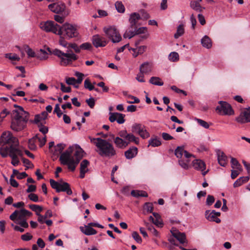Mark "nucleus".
Segmentation results:
<instances>
[{
	"instance_id": "obj_38",
	"label": "nucleus",
	"mask_w": 250,
	"mask_h": 250,
	"mask_svg": "<svg viewBox=\"0 0 250 250\" xmlns=\"http://www.w3.org/2000/svg\"><path fill=\"white\" fill-rule=\"evenodd\" d=\"M36 138H38V135L29 140L28 146L31 150H35L37 147L35 145Z\"/></svg>"
},
{
	"instance_id": "obj_15",
	"label": "nucleus",
	"mask_w": 250,
	"mask_h": 250,
	"mask_svg": "<svg viewBox=\"0 0 250 250\" xmlns=\"http://www.w3.org/2000/svg\"><path fill=\"white\" fill-rule=\"evenodd\" d=\"M236 121L240 123L250 122V107L245 109L236 119Z\"/></svg>"
},
{
	"instance_id": "obj_30",
	"label": "nucleus",
	"mask_w": 250,
	"mask_h": 250,
	"mask_svg": "<svg viewBox=\"0 0 250 250\" xmlns=\"http://www.w3.org/2000/svg\"><path fill=\"white\" fill-rule=\"evenodd\" d=\"M65 147V145L64 144H59L56 146L54 147V151L53 152V154L55 155H58L59 154H62V153L63 150L64 149Z\"/></svg>"
},
{
	"instance_id": "obj_62",
	"label": "nucleus",
	"mask_w": 250,
	"mask_h": 250,
	"mask_svg": "<svg viewBox=\"0 0 250 250\" xmlns=\"http://www.w3.org/2000/svg\"><path fill=\"white\" fill-rule=\"evenodd\" d=\"M22 162L25 165V166L27 168H32L34 166L32 163L28 159L26 158H22Z\"/></svg>"
},
{
	"instance_id": "obj_59",
	"label": "nucleus",
	"mask_w": 250,
	"mask_h": 250,
	"mask_svg": "<svg viewBox=\"0 0 250 250\" xmlns=\"http://www.w3.org/2000/svg\"><path fill=\"white\" fill-rule=\"evenodd\" d=\"M54 112L56 113L57 114V116L59 118H60L62 116V112L61 111V110L60 109V105L59 104H56L55 109L54 110Z\"/></svg>"
},
{
	"instance_id": "obj_48",
	"label": "nucleus",
	"mask_w": 250,
	"mask_h": 250,
	"mask_svg": "<svg viewBox=\"0 0 250 250\" xmlns=\"http://www.w3.org/2000/svg\"><path fill=\"white\" fill-rule=\"evenodd\" d=\"M132 237L138 243H141L142 240L138 233L136 231H133L132 233Z\"/></svg>"
},
{
	"instance_id": "obj_50",
	"label": "nucleus",
	"mask_w": 250,
	"mask_h": 250,
	"mask_svg": "<svg viewBox=\"0 0 250 250\" xmlns=\"http://www.w3.org/2000/svg\"><path fill=\"white\" fill-rule=\"evenodd\" d=\"M24 48L26 51L27 54L29 57H34L35 56V52L28 45H25Z\"/></svg>"
},
{
	"instance_id": "obj_37",
	"label": "nucleus",
	"mask_w": 250,
	"mask_h": 250,
	"mask_svg": "<svg viewBox=\"0 0 250 250\" xmlns=\"http://www.w3.org/2000/svg\"><path fill=\"white\" fill-rule=\"evenodd\" d=\"M29 208L33 210V211H35L36 212V215H37V214H40V212L42 210V207L32 204L29 205Z\"/></svg>"
},
{
	"instance_id": "obj_64",
	"label": "nucleus",
	"mask_w": 250,
	"mask_h": 250,
	"mask_svg": "<svg viewBox=\"0 0 250 250\" xmlns=\"http://www.w3.org/2000/svg\"><path fill=\"white\" fill-rule=\"evenodd\" d=\"M141 13V19H143L144 20H146L148 19L150 16L149 14L144 10H142L140 11Z\"/></svg>"
},
{
	"instance_id": "obj_45",
	"label": "nucleus",
	"mask_w": 250,
	"mask_h": 250,
	"mask_svg": "<svg viewBox=\"0 0 250 250\" xmlns=\"http://www.w3.org/2000/svg\"><path fill=\"white\" fill-rule=\"evenodd\" d=\"M69 49L70 48L73 49L75 52L77 53H79L81 51L80 46H78V45L75 43H70L68 44Z\"/></svg>"
},
{
	"instance_id": "obj_5",
	"label": "nucleus",
	"mask_w": 250,
	"mask_h": 250,
	"mask_svg": "<svg viewBox=\"0 0 250 250\" xmlns=\"http://www.w3.org/2000/svg\"><path fill=\"white\" fill-rule=\"evenodd\" d=\"M174 154L178 159V164L181 167L188 169L189 167V158L192 155L185 150L183 146H178L175 150Z\"/></svg>"
},
{
	"instance_id": "obj_6",
	"label": "nucleus",
	"mask_w": 250,
	"mask_h": 250,
	"mask_svg": "<svg viewBox=\"0 0 250 250\" xmlns=\"http://www.w3.org/2000/svg\"><path fill=\"white\" fill-rule=\"evenodd\" d=\"M78 32L74 25L65 23L62 26L60 25L58 35L64 36L66 39H70L78 36Z\"/></svg>"
},
{
	"instance_id": "obj_54",
	"label": "nucleus",
	"mask_w": 250,
	"mask_h": 250,
	"mask_svg": "<svg viewBox=\"0 0 250 250\" xmlns=\"http://www.w3.org/2000/svg\"><path fill=\"white\" fill-rule=\"evenodd\" d=\"M81 49L90 50L92 48V45L89 42H85L80 45Z\"/></svg>"
},
{
	"instance_id": "obj_36",
	"label": "nucleus",
	"mask_w": 250,
	"mask_h": 250,
	"mask_svg": "<svg viewBox=\"0 0 250 250\" xmlns=\"http://www.w3.org/2000/svg\"><path fill=\"white\" fill-rule=\"evenodd\" d=\"M135 35H136V32L135 29H132V30H126L124 34L123 37L124 38L131 39Z\"/></svg>"
},
{
	"instance_id": "obj_7",
	"label": "nucleus",
	"mask_w": 250,
	"mask_h": 250,
	"mask_svg": "<svg viewBox=\"0 0 250 250\" xmlns=\"http://www.w3.org/2000/svg\"><path fill=\"white\" fill-rule=\"evenodd\" d=\"M103 30L106 36L112 42L117 43L122 40L121 36L115 26L104 27Z\"/></svg>"
},
{
	"instance_id": "obj_56",
	"label": "nucleus",
	"mask_w": 250,
	"mask_h": 250,
	"mask_svg": "<svg viewBox=\"0 0 250 250\" xmlns=\"http://www.w3.org/2000/svg\"><path fill=\"white\" fill-rule=\"evenodd\" d=\"M9 147H6L5 148H0V154L3 158L6 157L8 156V152H9Z\"/></svg>"
},
{
	"instance_id": "obj_14",
	"label": "nucleus",
	"mask_w": 250,
	"mask_h": 250,
	"mask_svg": "<svg viewBox=\"0 0 250 250\" xmlns=\"http://www.w3.org/2000/svg\"><path fill=\"white\" fill-rule=\"evenodd\" d=\"M91 41L93 45L96 48L104 47L108 42V41L105 37L99 34L93 36Z\"/></svg>"
},
{
	"instance_id": "obj_24",
	"label": "nucleus",
	"mask_w": 250,
	"mask_h": 250,
	"mask_svg": "<svg viewBox=\"0 0 250 250\" xmlns=\"http://www.w3.org/2000/svg\"><path fill=\"white\" fill-rule=\"evenodd\" d=\"M114 143L116 147L120 148H124L127 146V144L125 141V140L119 137H117L114 139Z\"/></svg>"
},
{
	"instance_id": "obj_4",
	"label": "nucleus",
	"mask_w": 250,
	"mask_h": 250,
	"mask_svg": "<svg viewBox=\"0 0 250 250\" xmlns=\"http://www.w3.org/2000/svg\"><path fill=\"white\" fill-rule=\"evenodd\" d=\"M98 142L95 143L98 150V154L102 157L111 158L116 155V151L112 144L107 140L101 138H97Z\"/></svg>"
},
{
	"instance_id": "obj_51",
	"label": "nucleus",
	"mask_w": 250,
	"mask_h": 250,
	"mask_svg": "<svg viewBox=\"0 0 250 250\" xmlns=\"http://www.w3.org/2000/svg\"><path fill=\"white\" fill-rule=\"evenodd\" d=\"M197 123L202 126L205 128H208L209 127V124L206 121L200 119H196Z\"/></svg>"
},
{
	"instance_id": "obj_34",
	"label": "nucleus",
	"mask_w": 250,
	"mask_h": 250,
	"mask_svg": "<svg viewBox=\"0 0 250 250\" xmlns=\"http://www.w3.org/2000/svg\"><path fill=\"white\" fill-rule=\"evenodd\" d=\"M149 83L152 84L162 86L164 84V83L161 81L159 77H152L149 80Z\"/></svg>"
},
{
	"instance_id": "obj_41",
	"label": "nucleus",
	"mask_w": 250,
	"mask_h": 250,
	"mask_svg": "<svg viewBox=\"0 0 250 250\" xmlns=\"http://www.w3.org/2000/svg\"><path fill=\"white\" fill-rule=\"evenodd\" d=\"M5 57L12 61H20V57L16 54L6 53L5 54Z\"/></svg>"
},
{
	"instance_id": "obj_55",
	"label": "nucleus",
	"mask_w": 250,
	"mask_h": 250,
	"mask_svg": "<svg viewBox=\"0 0 250 250\" xmlns=\"http://www.w3.org/2000/svg\"><path fill=\"white\" fill-rule=\"evenodd\" d=\"M75 76L77 77L76 80V83L80 84L82 82L83 80V74L82 73L76 72L75 73Z\"/></svg>"
},
{
	"instance_id": "obj_39",
	"label": "nucleus",
	"mask_w": 250,
	"mask_h": 250,
	"mask_svg": "<svg viewBox=\"0 0 250 250\" xmlns=\"http://www.w3.org/2000/svg\"><path fill=\"white\" fill-rule=\"evenodd\" d=\"M89 165V162L88 160L85 159L82 161L80 164V171H88L87 167Z\"/></svg>"
},
{
	"instance_id": "obj_32",
	"label": "nucleus",
	"mask_w": 250,
	"mask_h": 250,
	"mask_svg": "<svg viewBox=\"0 0 250 250\" xmlns=\"http://www.w3.org/2000/svg\"><path fill=\"white\" fill-rule=\"evenodd\" d=\"M190 7L194 10L198 12H202L204 8L202 7L197 1L193 0L190 3Z\"/></svg>"
},
{
	"instance_id": "obj_12",
	"label": "nucleus",
	"mask_w": 250,
	"mask_h": 250,
	"mask_svg": "<svg viewBox=\"0 0 250 250\" xmlns=\"http://www.w3.org/2000/svg\"><path fill=\"white\" fill-rule=\"evenodd\" d=\"M1 139L4 144L10 145L9 147L16 146L19 145L18 139L13 136L10 132H4L2 134Z\"/></svg>"
},
{
	"instance_id": "obj_26",
	"label": "nucleus",
	"mask_w": 250,
	"mask_h": 250,
	"mask_svg": "<svg viewBox=\"0 0 250 250\" xmlns=\"http://www.w3.org/2000/svg\"><path fill=\"white\" fill-rule=\"evenodd\" d=\"M201 43L202 46L206 48H210L212 46V42L210 39L207 36H205L201 39Z\"/></svg>"
},
{
	"instance_id": "obj_13",
	"label": "nucleus",
	"mask_w": 250,
	"mask_h": 250,
	"mask_svg": "<svg viewBox=\"0 0 250 250\" xmlns=\"http://www.w3.org/2000/svg\"><path fill=\"white\" fill-rule=\"evenodd\" d=\"M22 155H23V153L20 149H19L16 147H9V156L12 159L11 164L14 166H17L20 163V161L18 157V156L22 157Z\"/></svg>"
},
{
	"instance_id": "obj_16",
	"label": "nucleus",
	"mask_w": 250,
	"mask_h": 250,
	"mask_svg": "<svg viewBox=\"0 0 250 250\" xmlns=\"http://www.w3.org/2000/svg\"><path fill=\"white\" fill-rule=\"evenodd\" d=\"M109 115V120L111 123L116 121L118 124H122L125 122V120L124 119L125 115L124 114L118 112H110Z\"/></svg>"
},
{
	"instance_id": "obj_23",
	"label": "nucleus",
	"mask_w": 250,
	"mask_h": 250,
	"mask_svg": "<svg viewBox=\"0 0 250 250\" xmlns=\"http://www.w3.org/2000/svg\"><path fill=\"white\" fill-rule=\"evenodd\" d=\"M151 71V65L148 62L142 63L140 66V73L148 74Z\"/></svg>"
},
{
	"instance_id": "obj_44",
	"label": "nucleus",
	"mask_w": 250,
	"mask_h": 250,
	"mask_svg": "<svg viewBox=\"0 0 250 250\" xmlns=\"http://www.w3.org/2000/svg\"><path fill=\"white\" fill-rule=\"evenodd\" d=\"M10 114V112L6 109H4L0 113V125L3 121L4 118Z\"/></svg>"
},
{
	"instance_id": "obj_2",
	"label": "nucleus",
	"mask_w": 250,
	"mask_h": 250,
	"mask_svg": "<svg viewBox=\"0 0 250 250\" xmlns=\"http://www.w3.org/2000/svg\"><path fill=\"white\" fill-rule=\"evenodd\" d=\"M65 39L64 36H60L59 43L60 45L67 48L66 52L64 53L59 49H55L52 52L53 54L60 59V64L62 66H67L71 64L73 62L77 60L78 58L72 50L69 49L68 44L70 43H68L65 40Z\"/></svg>"
},
{
	"instance_id": "obj_20",
	"label": "nucleus",
	"mask_w": 250,
	"mask_h": 250,
	"mask_svg": "<svg viewBox=\"0 0 250 250\" xmlns=\"http://www.w3.org/2000/svg\"><path fill=\"white\" fill-rule=\"evenodd\" d=\"M172 235L181 244L187 242L186 235L184 233L180 232L176 230L171 231Z\"/></svg>"
},
{
	"instance_id": "obj_31",
	"label": "nucleus",
	"mask_w": 250,
	"mask_h": 250,
	"mask_svg": "<svg viewBox=\"0 0 250 250\" xmlns=\"http://www.w3.org/2000/svg\"><path fill=\"white\" fill-rule=\"evenodd\" d=\"M145 126L140 124H134L131 127V131L133 133L139 134Z\"/></svg>"
},
{
	"instance_id": "obj_18",
	"label": "nucleus",
	"mask_w": 250,
	"mask_h": 250,
	"mask_svg": "<svg viewBox=\"0 0 250 250\" xmlns=\"http://www.w3.org/2000/svg\"><path fill=\"white\" fill-rule=\"evenodd\" d=\"M80 229L86 235H94L97 233L96 230L92 228L91 225H89V223L84 227H80Z\"/></svg>"
},
{
	"instance_id": "obj_57",
	"label": "nucleus",
	"mask_w": 250,
	"mask_h": 250,
	"mask_svg": "<svg viewBox=\"0 0 250 250\" xmlns=\"http://www.w3.org/2000/svg\"><path fill=\"white\" fill-rule=\"evenodd\" d=\"M85 102L91 108H93L94 107L95 104V101L93 98L91 97L89 99L86 100Z\"/></svg>"
},
{
	"instance_id": "obj_53",
	"label": "nucleus",
	"mask_w": 250,
	"mask_h": 250,
	"mask_svg": "<svg viewBox=\"0 0 250 250\" xmlns=\"http://www.w3.org/2000/svg\"><path fill=\"white\" fill-rule=\"evenodd\" d=\"M133 29H135L136 35L143 34L147 31V28L146 27H140L138 29H137V27H135Z\"/></svg>"
},
{
	"instance_id": "obj_25",
	"label": "nucleus",
	"mask_w": 250,
	"mask_h": 250,
	"mask_svg": "<svg viewBox=\"0 0 250 250\" xmlns=\"http://www.w3.org/2000/svg\"><path fill=\"white\" fill-rule=\"evenodd\" d=\"M218 161L222 167H225L227 163V157L224 152H219L218 153Z\"/></svg>"
},
{
	"instance_id": "obj_19",
	"label": "nucleus",
	"mask_w": 250,
	"mask_h": 250,
	"mask_svg": "<svg viewBox=\"0 0 250 250\" xmlns=\"http://www.w3.org/2000/svg\"><path fill=\"white\" fill-rule=\"evenodd\" d=\"M140 19H141V16L139 14L137 13H132L129 19L130 28L133 29L136 27V24Z\"/></svg>"
},
{
	"instance_id": "obj_21",
	"label": "nucleus",
	"mask_w": 250,
	"mask_h": 250,
	"mask_svg": "<svg viewBox=\"0 0 250 250\" xmlns=\"http://www.w3.org/2000/svg\"><path fill=\"white\" fill-rule=\"evenodd\" d=\"M138 149L136 147L133 146L125 151V155L126 159H131L137 154Z\"/></svg>"
},
{
	"instance_id": "obj_29",
	"label": "nucleus",
	"mask_w": 250,
	"mask_h": 250,
	"mask_svg": "<svg viewBox=\"0 0 250 250\" xmlns=\"http://www.w3.org/2000/svg\"><path fill=\"white\" fill-rule=\"evenodd\" d=\"M131 195L135 197L138 198L139 197H146L148 196L147 192L144 190H133L131 192Z\"/></svg>"
},
{
	"instance_id": "obj_33",
	"label": "nucleus",
	"mask_w": 250,
	"mask_h": 250,
	"mask_svg": "<svg viewBox=\"0 0 250 250\" xmlns=\"http://www.w3.org/2000/svg\"><path fill=\"white\" fill-rule=\"evenodd\" d=\"M185 32L184 24H180L177 29L176 33L174 34V37L175 39H178L180 36H182Z\"/></svg>"
},
{
	"instance_id": "obj_3",
	"label": "nucleus",
	"mask_w": 250,
	"mask_h": 250,
	"mask_svg": "<svg viewBox=\"0 0 250 250\" xmlns=\"http://www.w3.org/2000/svg\"><path fill=\"white\" fill-rule=\"evenodd\" d=\"M19 107V111L13 110L14 117L12 119L11 128L16 131H20L23 129L29 119V114L24 110L21 106Z\"/></svg>"
},
{
	"instance_id": "obj_58",
	"label": "nucleus",
	"mask_w": 250,
	"mask_h": 250,
	"mask_svg": "<svg viewBox=\"0 0 250 250\" xmlns=\"http://www.w3.org/2000/svg\"><path fill=\"white\" fill-rule=\"evenodd\" d=\"M28 197L32 201H33L34 202H39L38 196L37 194H36L30 193L28 195Z\"/></svg>"
},
{
	"instance_id": "obj_10",
	"label": "nucleus",
	"mask_w": 250,
	"mask_h": 250,
	"mask_svg": "<svg viewBox=\"0 0 250 250\" xmlns=\"http://www.w3.org/2000/svg\"><path fill=\"white\" fill-rule=\"evenodd\" d=\"M48 8L51 11L54 13L60 14L64 13L66 15H68L69 13L68 10L66 8L65 3L62 1L51 3L48 5Z\"/></svg>"
},
{
	"instance_id": "obj_46",
	"label": "nucleus",
	"mask_w": 250,
	"mask_h": 250,
	"mask_svg": "<svg viewBox=\"0 0 250 250\" xmlns=\"http://www.w3.org/2000/svg\"><path fill=\"white\" fill-rule=\"evenodd\" d=\"M144 208L147 212L151 213L153 209V205L151 203H146L144 205Z\"/></svg>"
},
{
	"instance_id": "obj_61",
	"label": "nucleus",
	"mask_w": 250,
	"mask_h": 250,
	"mask_svg": "<svg viewBox=\"0 0 250 250\" xmlns=\"http://www.w3.org/2000/svg\"><path fill=\"white\" fill-rule=\"evenodd\" d=\"M215 199L213 196L208 195L206 200V204L208 206L211 205L214 202Z\"/></svg>"
},
{
	"instance_id": "obj_43",
	"label": "nucleus",
	"mask_w": 250,
	"mask_h": 250,
	"mask_svg": "<svg viewBox=\"0 0 250 250\" xmlns=\"http://www.w3.org/2000/svg\"><path fill=\"white\" fill-rule=\"evenodd\" d=\"M84 87L85 88L88 89L90 91L94 89V85L91 83L90 80L88 79L85 80L84 82Z\"/></svg>"
},
{
	"instance_id": "obj_47",
	"label": "nucleus",
	"mask_w": 250,
	"mask_h": 250,
	"mask_svg": "<svg viewBox=\"0 0 250 250\" xmlns=\"http://www.w3.org/2000/svg\"><path fill=\"white\" fill-rule=\"evenodd\" d=\"M169 60L175 62L179 60V55L176 52H171L169 55Z\"/></svg>"
},
{
	"instance_id": "obj_63",
	"label": "nucleus",
	"mask_w": 250,
	"mask_h": 250,
	"mask_svg": "<svg viewBox=\"0 0 250 250\" xmlns=\"http://www.w3.org/2000/svg\"><path fill=\"white\" fill-rule=\"evenodd\" d=\"M33 236L29 233H26L21 236V239L25 241L30 240L32 238Z\"/></svg>"
},
{
	"instance_id": "obj_27",
	"label": "nucleus",
	"mask_w": 250,
	"mask_h": 250,
	"mask_svg": "<svg viewBox=\"0 0 250 250\" xmlns=\"http://www.w3.org/2000/svg\"><path fill=\"white\" fill-rule=\"evenodd\" d=\"M125 140L127 146L130 142H134L136 144L139 143V138L135 137L132 133H129Z\"/></svg>"
},
{
	"instance_id": "obj_17",
	"label": "nucleus",
	"mask_w": 250,
	"mask_h": 250,
	"mask_svg": "<svg viewBox=\"0 0 250 250\" xmlns=\"http://www.w3.org/2000/svg\"><path fill=\"white\" fill-rule=\"evenodd\" d=\"M193 166L195 169L201 170L202 174L204 176L208 172V170L204 171L206 169V165L205 163L200 160H195L193 161Z\"/></svg>"
},
{
	"instance_id": "obj_9",
	"label": "nucleus",
	"mask_w": 250,
	"mask_h": 250,
	"mask_svg": "<svg viewBox=\"0 0 250 250\" xmlns=\"http://www.w3.org/2000/svg\"><path fill=\"white\" fill-rule=\"evenodd\" d=\"M60 25L53 21H48L42 22L40 24V28L46 32H52L55 34H58Z\"/></svg>"
},
{
	"instance_id": "obj_8",
	"label": "nucleus",
	"mask_w": 250,
	"mask_h": 250,
	"mask_svg": "<svg viewBox=\"0 0 250 250\" xmlns=\"http://www.w3.org/2000/svg\"><path fill=\"white\" fill-rule=\"evenodd\" d=\"M49 182L51 187L53 189H55L56 192H66L68 195H71L72 194V191L71 189L70 185L68 183L66 182L59 183L52 179H50Z\"/></svg>"
},
{
	"instance_id": "obj_11",
	"label": "nucleus",
	"mask_w": 250,
	"mask_h": 250,
	"mask_svg": "<svg viewBox=\"0 0 250 250\" xmlns=\"http://www.w3.org/2000/svg\"><path fill=\"white\" fill-rule=\"evenodd\" d=\"M219 105L216 107V111L221 115H231L233 114V110L230 104L226 102L219 101Z\"/></svg>"
},
{
	"instance_id": "obj_28",
	"label": "nucleus",
	"mask_w": 250,
	"mask_h": 250,
	"mask_svg": "<svg viewBox=\"0 0 250 250\" xmlns=\"http://www.w3.org/2000/svg\"><path fill=\"white\" fill-rule=\"evenodd\" d=\"M32 213L28 210L22 208L21 209L20 211L19 210L18 213V219L19 220H23L25 219V217L26 216H30L32 215Z\"/></svg>"
},
{
	"instance_id": "obj_35",
	"label": "nucleus",
	"mask_w": 250,
	"mask_h": 250,
	"mask_svg": "<svg viewBox=\"0 0 250 250\" xmlns=\"http://www.w3.org/2000/svg\"><path fill=\"white\" fill-rule=\"evenodd\" d=\"M230 163L232 168H236L239 170L240 171H242L241 165L235 158H231Z\"/></svg>"
},
{
	"instance_id": "obj_42",
	"label": "nucleus",
	"mask_w": 250,
	"mask_h": 250,
	"mask_svg": "<svg viewBox=\"0 0 250 250\" xmlns=\"http://www.w3.org/2000/svg\"><path fill=\"white\" fill-rule=\"evenodd\" d=\"M161 145V142L156 139H151L149 141V146H151L153 147L158 146Z\"/></svg>"
},
{
	"instance_id": "obj_60",
	"label": "nucleus",
	"mask_w": 250,
	"mask_h": 250,
	"mask_svg": "<svg viewBox=\"0 0 250 250\" xmlns=\"http://www.w3.org/2000/svg\"><path fill=\"white\" fill-rule=\"evenodd\" d=\"M61 89L63 92H70L71 88L70 86H66L63 83H61Z\"/></svg>"
},
{
	"instance_id": "obj_1",
	"label": "nucleus",
	"mask_w": 250,
	"mask_h": 250,
	"mask_svg": "<svg viewBox=\"0 0 250 250\" xmlns=\"http://www.w3.org/2000/svg\"><path fill=\"white\" fill-rule=\"evenodd\" d=\"M84 154V151L79 145L70 146L61 154L59 161L62 165H66L70 170L74 171Z\"/></svg>"
},
{
	"instance_id": "obj_52",
	"label": "nucleus",
	"mask_w": 250,
	"mask_h": 250,
	"mask_svg": "<svg viewBox=\"0 0 250 250\" xmlns=\"http://www.w3.org/2000/svg\"><path fill=\"white\" fill-rule=\"evenodd\" d=\"M127 99L133 100V101H127V103H129V104H134V103L138 104V103H140V100L138 98H137L135 96H133L132 95H131L128 96Z\"/></svg>"
},
{
	"instance_id": "obj_22",
	"label": "nucleus",
	"mask_w": 250,
	"mask_h": 250,
	"mask_svg": "<svg viewBox=\"0 0 250 250\" xmlns=\"http://www.w3.org/2000/svg\"><path fill=\"white\" fill-rule=\"evenodd\" d=\"M205 216L206 219L209 221L215 222L217 223H219L221 222V220L217 217L214 213L212 211L210 212L209 210H206L205 212Z\"/></svg>"
},
{
	"instance_id": "obj_40",
	"label": "nucleus",
	"mask_w": 250,
	"mask_h": 250,
	"mask_svg": "<svg viewBox=\"0 0 250 250\" xmlns=\"http://www.w3.org/2000/svg\"><path fill=\"white\" fill-rule=\"evenodd\" d=\"M115 6L118 12L123 13L125 12V6L122 2L117 1L115 4Z\"/></svg>"
},
{
	"instance_id": "obj_49",
	"label": "nucleus",
	"mask_w": 250,
	"mask_h": 250,
	"mask_svg": "<svg viewBox=\"0 0 250 250\" xmlns=\"http://www.w3.org/2000/svg\"><path fill=\"white\" fill-rule=\"evenodd\" d=\"M143 139L147 138L149 137V133L147 131L145 127L138 134Z\"/></svg>"
}]
</instances>
